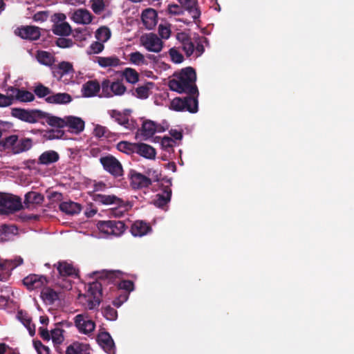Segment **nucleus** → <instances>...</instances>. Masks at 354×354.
Instances as JSON below:
<instances>
[{"instance_id": "1", "label": "nucleus", "mask_w": 354, "mask_h": 354, "mask_svg": "<svg viewBox=\"0 0 354 354\" xmlns=\"http://www.w3.org/2000/svg\"><path fill=\"white\" fill-rule=\"evenodd\" d=\"M174 78L169 81L170 90L178 93H186L184 97H175L170 104V109L176 111H189L195 113L198 111V89L196 84L195 70L188 66L174 74Z\"/></svg>"}, {"instance_id": "2", "label": "nucleus", "mask_w": 354, "mask_h": 354, "mask_svg": "<svg viewBox=\"0 0 354 354\" xmlns=\"http://www.w3.org/2000/svg\"><path fill=\"white\" fill-rule=\"evenodd\" d=\"M46 123L53 127L68 128V130L75 133H80L84 129V121L77 116L68 115L64 118L52 115L49 113Z\"/></svg>"}, {"instance_id": "3", "label": "nucleus", "mask_w": 354, "mask_h": 354, "mask_svg": "<svg viewBox=\"0 0 354 354\" xmlns=\"http://www.w3.org/2000/svg\"><path fill=\"white\" fill-rule=\"evenodd\" d=\"M24 201V205L21 201H0V214L8 215L13 214L23 208H27L33 210L38 206H40V201Z\"/></svg>"}, {"instance_id": "4", "label": "nucleus", "mask_w": 354, "mask_h": 354, "mask_svg": "<svg viewBox=\"0 0 354 354\" xmlns=\"http://www.w3.org/2000/svg\"><path fill=\"white\" fill-rule=\"evenodd\" d=\"M11 115L21 121L32 124L37 122L39 119L48 120L49 113L37 109L26 110L21 108H12Z\"/></svg>"}, {"instance_id": "5", "label": "nucleus", "mask_w": 354, "mask_h": 354, "mask_svg": "<svg viewBox=\"0 0 354 354\" xmlns=\"http://www.w3.org/2000/svg\"><path fill=\"white\" fill-rule=\"evenodd\" d=\"M156 171L152 169H149L146 171V174L144 175L136 170L131 169L128 174L130 180V185L134 189H139L148 187L151 185L152 179L150 176H153Z\"/></svg>"}, {"instance_id": "6", "label": "nucleus", "mask_w": 354, "mask_h": 354, "mask_svg": "<svg viewBox=\"0 0 354 354\" xmlns=\"http://www.w3.org/2000/svg\"><path fill=\"white\" fill-rule=\"evenodd\" d=\"M97 227L102 233L115 236L122 235L126 230L124 221L115 220L99 221Z\"/></svg>"}, {"instance_id": "7", "label": "nucleus", "mask_w": 354, "mask_h": 354, "mask_svg": "<svg viewBox=\"0 0 354 354\" xmlns=\"http://www.w3.org/2000/svg\"><path fill=\"white\" fill-rule=\"evenodd\" d=\"M102 285L96 281L89 284L88 290V308L90 310L97 308L102 300Z\"/></svg>"}, {"instance_id": "8", "label": "nucleus", "mask_w": 354, "mask_h": 354, "mask_svg": "<svg viewBox=\"0 0 354 354\" xmlns=\"http://www.w3.org/2000/svg\"><path fill=\"white\" fill-rule=\"evenodd\" d=\"M140 44L150 52L159 53L163 48V42L155 33L150 32L140 37Z\"/></svg>"}, {"instance_id": "9", "label": "nucleus", "mask_w": 354, "mask_h": 354, "mask_svg": "<svg viewBox=\"0 0 354 354\" xmlns=\"http://www.w3.org/2000/svg\"><path fill=\"white\" fill-rule=\"evenodd\" d=\"M74 323L79 332L85 335H89L95 328V322L86 314L77 315Z\"/></svg>"}, {"instance_id": "10", "label": "nucleus", "mask_w": 354, "mask_h": 354, "mask_svg": "<svg viewBox=\"0 0 354 354\" xmlns=\"http://www.w3.org/2000/svg\"><path fill=\"white\" fill-rule=\"evenodd\" d=\"M104 169L115 177L121 176L123 169L121 163L113 156H105L100 158Z\"/></svg>"}, {"instance_id": "11", "label": "nucleus", "mask_w": 354, "mask_h": 354, "mask_svg": "<svg viewBox=\"0 0 354 354\" xmlns=\"http://www.w3.org/2000/svg\"><path fill=\"white\" fill-rule=\"evenodd\" d=\"M15 33L21 39L30 41L37 40L41 36L40 28L35 26H21L15 30Z\"/></svg>"}, {"instance_id": "12", "label": "nucleus", "mask_w": 354, "mask_h": 354, "mask_svg": "<svg viewBox=\"0 0 354 354\" xmlns=\"http://www.w3.org/2000/svg\"><path fill=\"white\" fill-rule=\"evenodd\" d=\"M22 281L23 284L30 291L41 288L48 283V280L46 276L36 274L28 275L24 278Z\"/></svg>"}, {"instance_id": "13", "label": "nucleus", "mask_w": 354, "mask_h": 354, "mask_svg": "<svg viewBox=\"0 0 354 354\" xmlns=\"http://www.w3.org/2000/svg\"><path fill=\"white\" fill-rule=\"evenodd\" d=\"M163 128L159 127L153 121L150 120H145L142 122V127L138 129L136 137L138 134L142 136L144 140H147L151 138L156 132L164 131Z\"/></svg>"}, {"instance_id": "14", "label": "nucleus", "mask_w": 354, "mask_h": 354, "mask_svg": "<svg viewBox=\"0 0 354 354\" xmlns=\"http://www.w3.org/2000/svg\"><path fill=\"white\" fill-rule=\"evenodd\" d=\"M102 204H115L118 202L117 206L110 209V214L115 217H122L132 207V203L129 201H100Z\"/></svg>"}, {"instance_id": "15", "label": "nucleus", "mask_w": 354, "mask_h": 354, "mask_svg": "<svg viewBox=\"0 0 354 354\" xmlns=\"http://www.w3.org/2000/svg\"><path fill=\"white\" fill-rule=\"evenodd\" d=\"M97 342L106 353L108 354H115V344L108 332L100 333L97 337Z\"/></svg>"}, {"instance_id": "16", "label": "nucleus", "mask_w": 354, "mask_h": 354, "mask_svg": "<svg viewBox=\"0 0 354 354\" xmlns=\"http://www.w3.org/2000/svg\"><path fill=\"white\" fill-rule=\"evenodd\" d=\"M152 230L149 223L138 220L136 221L131 227V232L134 236H142L147 234Z\"/></svg>"}, {"instance_id": "17", "label": "nucleus", "mask_w": 354, "mask_h": 354, "mask_svg": "<svg viewBox=\"0 0 354 354\" xmlns=\"http://www.w3.org/2000/svg\"><path fill=\"white\" fill-rule=\"evenodd\" d=\"M182 7L186 10L195 21L201 17V11L196 0H178Z\"/></svg>"}, {"instance_id": "18", "label": "nucleus", "mask_w": 354, "mask_h": 354, "mask_svg": "<svg viewBox=\"0 0 354 354\" xmlns=\"http://www.w3.org/2000/svg\"><path fill=\"white\" fill-rule=\"evenodd\" d=\"M71 95L67 93H54L52 91L50 95L45 98V101L48 104H66L72 101Z\"/></svg>"}, {"instance_id": "19", "label": "nucleus", "mask_w": 354, "mask_h": 354, "mask_svg": "<svg viewBox=\"0 0 354 354\" xmlns=\"http://www.w3.org/2000/svg\"><path fill=\"white\" fill-rule=\"evenodd\" d=\"M59 209L68 215L79 214L82 209V205L73 201H64L59 204Z\"/></svg>"}, {"instance_id": "20", "label": "nucleus", "mask_w": 354, "mask_h": 354, "mask_svg": "<svg viewBox=\"0 0 354 354\" xmlns=\"http://www.w3.org/2000/svg\"><path fill=\"white\" fill-rule=\"evenodd\" d=\"M136 153L147 159H154L156 158V149L149 145L138 142L136 149Z\"/></svg>"}, {"instance_id": "21", "label": "nucleus", "mask_w": 354, "mask_h": 354, "mask_svg": "<svg viewBox=\"0 0 354 354\" xmlns=\"http://www.w3.org/2000/svg\"><path fill=\"white\" fill-rule=\"evenodd\" d=\"M110 115L120 125L123 126L127 129H133V121H130L129 118L120 111L111 110L110 111Z\"/></svg>"}, {"instance_id": "22", "label": "nucleus", "mask_w": 354, "mask_h": 354, "mask_svg": "<svg viewBox=\"0 0 354 354\" xmlns=\"http://www.w3.org/2000/svg\"><path fill=\"white\" fill-rule=\"evenodd\" d=\"M157 12L152 8H147L142 13V21L147 29H152L156 24Z\"/></svg>"}, {"instance_id": "23", "label": "nucleus", "mask_w": 354, "mask_h": 354, "mask_svg": "<svg viewBox=\"0 0 354 354\" xmlns=\"http://www.w3.org/2000/svg\"><path fill=\"white\" fill-rule=\"evenodd\" d=\"M100 90V85L97 80H89L82 86V92L84 97H91L96 95Z\"/></svg>"}, {"instance_id": "24", "label": "nucleus", "mask_w": 354, "mask_h": 354, "mask_svg": "<svg viewBox=\"0 0 354 354\" xmlns=\"http://www.w3.org/2000/svg\"><path fill=\"white\" fill-rule=\"evenodd\" d=\"M73 20L77 24H88L92 21V15L86 9H78L73 15Z\"/></svg>"}, {"instance_id": "25", "label": "nucleus", "mask_w": 354, "mask_h": 354, "mask_svg": "<svg viewBox=\"0 0 354 354\" xmlns=\"http://www.w3.org/2000/svg\"><path fill=\"white\" fill-rule=\"evenodd\" d=\"M59 159L58 153L53 150H48L43 152L38 158L39 165H50L57 162Z\"/></svg>"}, {"instance_id": "26", "label": "nucleus", "mask_w": 354, "mask_h": 354, "mask_svg": "<svg viewBox=\"0 0 354 354\" xmlns=\"http://www.w3.org/2000/svg\"><path fill=\"white\" fill-rule=\"evenodd\" d=\"M95 62L102 68L116 67L120 66L122 62L115 55L111 57H96Z\"/></svg>"}, {"instance_id": "27", "label": "nucleus", "mask_w": 354, "mask_h": 354, "mask_svg": "<svg viewBox=\"0 0 354 354\" xmlns=\"http://www.w3.org/2000/svg\"><path fill=\"white\" fill-rule=\"evenodd\" d=\"M40 296L43 301L49 305L53 304L59 298L57 292L49 287L44 288Z\"/></svg>"}, {"instance_id": "28", "label": "nucleus", "mask_w": 354, "mask_h": 354, "mask_svg": "<svg viewBox=\"0 0 354 354\" xmlns=\"http://www.w3.org/2000/svg\"><path fill=\"white\" fill-rule=\"evenodd\" d=\"M57 268L59 275L63 277L76 274L75 269L73 265L66 261L59 262Z\"/></svg>"}, {"instance_id": "29", "label": "nucleus", "mask_w": 354, "mask_h": 354, "mask_svg": "<svg viewBox=\"0 0 354 354\" xmlns=\"http://www.w3.org/2000/svg\"><path fill=\"white\" fill-rule=\"evenodd\" d=\"M66 354H89L88 346L80 342H74L68 346Z\"/></svg>"}, {"instance_id": "30", "label": "nucleus", "mask_w": 354, "mask_h": 354, "mask_svg": "<svg viewBox=\"0 0 354 354\" xmlns=\"http://www.w3.org/2000/svg\"><path fill=\"white\" fill-rule=\"evenodd\" d=\"M17 232V227L13 225L3 224L0 225V241H5L10 239V236Z\"/></svg>"}, {"instance_id": "31", "label": "nucleus", "mask_w": 354, "mask_h": 354, "mask_svg": "<svg viewBox=\"0 0 354 354\" xmlns=\"http://www.w3.org/2000/svg\"><path fill=\"white\" fill-rule=\"evenodd\" d=\"M52 31L56 35L68 36L71 33V28L67 22L57 23L53 24Z\"/></svg>"}, {"instance_id": "32", "label": "nucleus", "mask_w": 354, "mask_h": 354, "mask_svg": "<svg viewBox=\"0 0 354 354\" xmlns=\"http://www.w3.org/2000/svg\"><path fill=\"white\" fill-rule=\"evenodd\" d=\"M32 146V140L31 138H21L18 140L17 144L14 147V153H19L29 150Z\"/></svg>"}, {"instance_id": "33", "label": "nucleus", "mask_w": 354, "mask_h": 354, "mask_svg": "<svg viewBox=\"0 0 354 354\" xmlns=\"http://www.w3.org/2000/svg\"><path fill=\"white\" fill-rule=\"evenodd\" d=\"M137 143H132L127 141H120L117 144V149L127 154L136 153Z\"/></svg>"}, {"instance_id": "34", "label": "nucleus", "mask_w": 354, "mask_h": 354, "mask_svg": "<svg viewBox=\"0 0 354 354\" xmlns=\"http://www.w3.org/2000/svg\"><path fill=\"white\" fill-rule=\"evenodd\" d=\"M153 82H147L145 85L136 88V96L141 99H146L149 95V91L153 86Z\"/></svg>"}, {"instance_id": "35", "label": "nucleus", "mask_w": 354, "mask_h": 354, "mask_svg": "<svg viewBox=\"0 0 354 354\" xmlns=\"http://www.w3.org/2000/svg\"><path fill=\"white\" fill-rule=\"evenodd\" d=\"M129 61L130 63L137 66L147 64L145 56L139 51L130 53L129 55Z\"/></svg>"}, {"instance_id": "36", "label": "nucleus", "mask_w": 354, "mask_h": 354, "mask_svg": "<svg viewBox=\"0 0 354 354\" xmlns=\"http://www.w3.org/2000/svg\"><path fill=\"white\" fill-rule=\"evenodd\" d=\"M123 76L127 82L131 84H135L139 80V74L133 68H127L123 71Z\"/></svg>"}, {"instance_id": "37", "label": "nucleus", "mask_w": 354, "mask_h": 354, "mask_svg": "<svg viewBox=\"0 0 354 354\" xmlns=\"http://www.w3.org/2000/svg\"><path fill=\"white\" fill-rule=\"evenodd\" d=\"M17 316L24 326L28 330L30 335L33 336L35 333V325L31 324V319L26 315H24L21 312H19Z\"/></svg>"}, {"instance_id": "38", "label": "nucleus", "mask_w": 354, "mask_h": 354, "mask_svg": "<svg viewBox=\"0 0 354 354\" xmlns=\"http://www.w3.org/2000/svg\"><path fill=\"white\" fill-rule=\"evenodd\" d=\"M96 39L101 42H106L111 37V31L109 28L102 26L95 32Z\"/></svg>"}, {"instance_id": "39", "label": "nucleus", "mask_w": 354, "mask_h": 354, "mask_svg": "<svg viewBox=\"0 0 354 354\" xmlns=\"http://www.w3.org/2000/svg\"><path fill=\"white\" fill-rule=\"evenodd\" d=\"M37 57L39 62L46 66H50L53 62V57L46 51H39Z\"/></svg>"}, {"instance_id": "40", "label": "nucleus", "mask_w": 354, "mask_h": 354, "mask_svg": "<svg viewBox=\"0 0 354 354\" xmlns=\"http://www.w3.org/2000/svg\"><path fill=\"white\" fill-rule=\"evenodd\" d=\"M121 272L120 271H114V270H104L101 275L99 277V279L101 280L107 279L109 281L115 282L116 279H119Z\"/></svg>"}, {"instance_id": "41", "label": "nucleus", "mask_w": 354, "mask_h": 354, "mask_svg": "<svg viewBox=\"0 0 354 354\" xmlns=\"http://www.w3.org/2000/svg\"><path fill=\"white\" fill-rule=\"evenodd\" d=\"M35 94L39 98L47 97L50 95L52 91L47 86H45L42 84H39L35 87Z\"/></svg>"}, {"instance_id": "42", "label": "nucleus", "mask_w": 354, "mask_h": 354, "mask_svg": "<svg viewBox=\"0 0 354 354\" xmlns=\"http://www.w3.org/2000/svg\"><path fill=\"white\" fill-rule=\"evenodd\" d=\"M18 142V136L17 135H11L5 138L4 139H1V145L3 147V149H9L12 147L14 150V147L17 144Z\"/></svg>"}, {"instance_id": "43", "label": "nucleus", "mask_w": 354, "mask_h": 354, "mask_svg": "<svg viewBox=\"0 0 354 354\" xmlns=\"http://www.w3.org/2000/svg\"><path fill=\"white\" fill-rule=\"evenodd\" d=\"M64 330L60 328L56 327L51 330L50 337L54 344H60L64 340L63 333Z\"/></svg>"}, {"instance_id": "44", "label": "nucleus", "mask_w": 354, "mask_h": 354, "mask_svg": "<svg viewBox=\"0 0 354 354\" xmlns=\"http://www.w3.org/2000/svg\"><path fill=\"white\" fill-rule=\"evenodd\" d=\"M18 92V95L15 100L24 102H32L35 100L34 95L28 91L20 89Z\"/></svg>"}, {"instance_id": "45", "label": "nucleus", "mask_w": 354, "mask_h": 354, "mask_svg": "<svg viewBox=\"0 0 354 354\" xmlns=\"http://www.w3.org/2000/svg\"><path fill=\"white\" fill-rule=\"evenodd\" d=\"M171 189L169 185H162L156 194V199H171Z\"/></svg>"}, {"instance_id": "46", "label": "nucleus", "mask_w": 354, "mask_h": 354, "mask_svg": "<svg viewBox=\"0 0 354 354\" xmlns=\"http://www.w3.org/2000/svg\"><path fill=\"white\" fill-rule=\"evenodd\" d=\"M102 314L107 320L115 321L118 318L117 310L110 306H107L103 308Z\"/></svg>"}, {"instance_id": "47", "label": "nucleus", "mask_w": 354, "mask_h": 354, "mask_svg": "<svg viewBox=\"0 0 354 354\" xmlns=\"http://www.w3.org/2000/svg\"><path fill=\"white\" fill-rule=\"evenodd\" d=\"M57 66L64 75L73 74L75 73L73 66L71 62L63 61Z\"/></svg>"}, {"instance_id": "48", "label": "nucleus", "mask_w": 354, "mask_h": 354, "mask_svg": "<svg viewBox=\"0 0 354 354\" xmlns=\"http://www.w3.org/2000/svg\"><path fill=\"white\" fill-rule=\"evenodd\" d=\"M64 135V131L59 128L57 129H51L47 131L44 136L48 140L60 139L62 138Z\"/></svg>"}, {"instance_id": "49", "label": "nucleus", "mask_w": 354, "mask_h": 354, "mask_svg": "<svg viewBox=\"0 0 354 354\" xmlns=\"http://www.w3.org/2000/svg\"><path fill=\"white\" fill-rule=\"evenodd\" d=\"M125 91H126V87L122 82L117 81V82H113L111 83L112 96L114 95H121L125 92Z\"/></svg>"}, {"instance_id": "50", "label": "nucleus", "mask_w": 354, "mask_h": 354, "mask_svg": "<svg viewBox=\"0 0 354 354\" xmlns=\"http://www.w3.org/2000/svg\"><path fill=\"white\" fill-rule=\"evenodd\" d=\"M169 54L171 61L176 64L182 63L184 60L183 55L175 48H171L169 50Z\"/></svg>"}, {"instance_id": "51", "label": "nucleus", "mask_w": 354, "mask_h": 354, "mask_svg": "<svg viewBox=\"0 0 354 354\" xmlns=\"http://www.w3.org/2000/svg\"><path fill=\"white\" fill-rule=\"evenodd\" d=\"M111 82L109 80H104L102 82V93L105 97H112Z\"/></svg>"}, {"instance_id": "52", "label": "nucleus", "mask_w": 354, "mask_h": 354, "mask_svg": "<svg viewBox=\"0 0 354 354\" xmlns=\"http://www.w3.org/2000/svg\"><path fill=\"white\" fill-rule=\"evenodd\" d=\"M118 283V287L119 289L124 290L128 292L133 290L134 283L132 281L130 280H121L119 281H115Z\"/></svg>"}, {"instance_id": "53", "label": "nucleus", "mask_w": 354, "mask_h": 354, "mask_svg": "<svg viewBox=\"0 0 354 354\" xmlns=\"http://www.w3.org/2000/svg\"><path fill=\"white\" fill-rule=\"evenodd\" d=\"M167 11L168 14L171 15H180L184 13L183 7L178 4H169L167 6Z\"/></svg>"}, {"instance_id": "54", "label": "nucleus", "mask_w": 354, "mask_h": 354, "mask_svg": "<svg viewBox=\"0 0 354 354\" xmlns=\"http://www.w3.org/2000/svg\"><path fill=\"white\" fill-rule=\"evenodd\" d=\"M158 34L161 39H167L171 35V29L169 25L160 24L158 26Z\"/></svg>"}, {"instance_id": "55", "label": "nucleus", "mask_w": 354, "mask_h": 354, "mask_svg": "<svg viewBox=\"0 0 354 354\" xmlns=\"http://www.w3.org/2000/svg\"><path fill=\"white\" fill-rule=\"evenodd\" d=\"M91 8L95 14H100L104 10V0H91Z\"/></svg>"}, {"instance_id": "56", "label": "nucleus", "mask_w": 354, "mask_h": 354, "mask_svg": "<svg viewBox=\"0 0 354 354\" xmlns=\"http://www.w3.org/2000/svg\"><path fill=\"white\" fill-rule=\"evenodd\" d=\"M104 48V44L101 41H94L89 46L88 54H98Z\"/></svg>"}, {"instance_id": "57", "label": "nucleus", "mask_w": 354, "mask_h": 354, "mask_svg": "<svg viewBox=\"0 0 354 354\" xmlns=\"http://www.w3.org/2000/svg\"><path fill=\"white\" fill-rule=\"evenodd\" d=\"M55 44L58 47L65 48L72 47L74 44V42L71 39L59 37L57 39Z\"/></svg>"}, {"instance_id": "58", "label": "nucleus", "mask_w": 354, "mask_h": 354, "mask_svg": "<svg viewBox=\"0 0 354 354\" xmlns=\"http://www.w3.org/2000/svg\"><path fill=\"white\" fill-rule=\"evenodd\" d=\"M93 133L97 138L107 137L109 131L106 127L97 124L94 129Z\"/></svg>"}, {"instance_id": "59", "label": "nucleus", "mask_w": 354, "mask_h": 354, "mask_svg": "<svg viewBox=\"0 0 354 354\" xmlns=\"http://www.w3.org/2000/svg\"><path fill=\"white\" fill-rule=\"evenodd\" d=\"M33 345L38 354H50L48 347L44 346L41 341H33Z\"/></svg>"}, {"instance_id": "60", "label": "nucleus", "mask_w": 354, "mask_h": 354, "mask_svg": "<svg viewBox=\"0 0 354 354\" xmlns=\"http://www.w3.org/2000/svg\"><path fill=\"white\" fill-rule=\"evenodd\" d=\"M182 46H183V49L185 52L186 55L187 57H189L193 54V53L195 50V44L192 41V39L183 44Z\"/></svg>"}, {"instance_id": "61", "label": "nucleus", "mask_w": 354, "mask_h": 354, "mask_svg": "<svg viewBox=\"0 0 354 354\" xmlns=\"http://www.w3.org/2000/svg\"><path fill=\"white\" fill-rule=\"evenodd\" d=\"M174 143L175 141L173 138L168 136L163 137L161 140V146L162 149L167 151L173 148Z\"/></svg>"}, {"instance_id": "62", "label": "nucleus", "mask_w": 354, "mask_h": 354, "mask_svg": "<svg viewBox=\"0 0 354 354\" xmlns=\"http://www.w3.org/2000/svg\"><path fill=\"white\" fill-rule=\"evenodd\" d=\"M13 96H7L0 93V107L9 106L13 104Z\"/></svg>"}, {"instance_id": "63", "label": "nucleus", "mask_w": 354, "mask_h": 354, "mask_svg": "<svg viewBox=\"0 0 354 354\" xmlns=\"http://www.w3.org/2000/svg\"><path fill=\"white\" fill-rule=\"evenodd\" d=\"M48 17V13L46 11L37 12L33 15V20L35 21H45Z\"/></svg>"}, {"instance_id": "64", "label": "nucleus", "mask_w": 354, "mask_h": 354, "mask_svg": "<svg viewBox=\"0 0 354 354\" xmlns=\"http://www.w3.org/2000/svg\"><path fill=\"white\" fill-rule=\"evenodd\" d=\"M176 38L182 44L191 39L189 35L184 32H178Z\"/></svg>"}]
</instances>
